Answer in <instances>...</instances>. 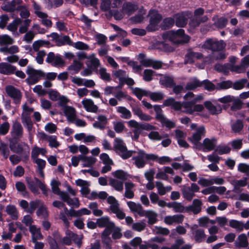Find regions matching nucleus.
Masks as SVG:
<instances>
[{
    "label": "nucleus",
    "instance_id": "obj_54",
    "mask_svg": "<svg viewBox=\"0 0 249 249\" xmlns=\"http://www.w3.org/2000/svg\"><path fill=\"white\" fill-rule=\"evenodd\" d=\"M60 182L55 179H53L51 181V186L53 192L58 195L61 197L62 193H65V192H61L59 190V186L60 185Z\"/></svg>",
    "mask_w": 249,
    "mask_h": 249
},
{
    "label": "nucleus",
    "instance_id": "obj_51",
    "mask_svg": "<svg viewBox=\"0 0 249 249\" xmlns=\"http://www.w3.org/2000/svg\"><path fill=\"white\" fill-rule=\"evenodd\" d=\"M96 73L99 74L100 78L107 81H109L111 80L110 74L107 72L106 68L104 67H100L99 69L96 70Z\"/></svg>",
    "mask_w": 249,
    "mask_h": 249
},
{
    "label": "nucleus",
    "instance_id": "obj_60",
    "mask_svg": "<svg viewBox=\"0 0 249 249\" xmlns=\"http://www.w3.org/2000/svg\"><path fill=\"white\" fill-rule=\"evenodd\" d=\"M148 137L149 139L152 141H160L162 138L168 137L167 134L160 135L159 132L156 131H151L148 134Z\"/></svg>",
    "mask_w": 249,
    "mask_h": 249
},
{
    "label": "nucleus",
    "instance_id": "obj_4",
    "mask_svg": "<svg viewBox=\"0 0 249 249\" xmlns=\"http://www.w3.org/2000/svg\"><path fill=\"white\" fill-rule=\"evenodd\" d=\"M82 235H78L67 229L65 231V236L63 238L60 236V244L70 246L73 241L80 248L82 243Z\"/></svg>",
    "mask_w": 249,
    "mask_h": 249
},
{
    "label": "nucleus",
    "instance_id": "obj_47",
    "mask_svg": "<svg viewBox=\"0 0 249 249\" xmlns=\"http://www.w3.org/2000/svg\"><path fill=\"white\" fill-rule=\"evenodd\" d=\"M67 44L69 46H73V42L68 36H64L61 37H59V38L56 41V45L58 46H61Z\"/></svg>",
    "mask_w": 249,
    "mask_h": 249
},
{
    "label": "nucleus",
    "instance_id": "obj_26",
    "mask_svg": "<svg viewBox=\"0 0 249 249\" xmlns=\"http://www.w3.org/2000/svg\"><path fill=\"white\" fill-rule=\"evenodd\" d=\"M122 0H102L101 7L104 11H107L111 6L117 7L120 5Z\"/></svg>",
    "mask_w": 249,
    "mask_h": 249
},
{
    "label": "nucleus",
    "instance_id": "obj_20",
    "mask_svg": "<svg viewBox=\"0 0 249 249\" xmlns=\"http://www.w3.org/2000/svg\"><path fill=\"white\" fill-rule=\"evenodd\" d=\"M60 198L63 201L66 202L68 205L73 208H77L80 206V203L77 198H70L68 194L66 192L61 194Z\"/></svg>",
    "mask_w": 249,
    "mask_h": 249
},
{
    "label": "nucleus",
    "instance_id": "obj_10",
    "mask_svg": "<svg viewBox=\"0 0 249 249\" xmlns=\"http://www.w3.org/2000/svg\"><path fill=\"white\" fill-rule=\"evenodd\" d=\"M26 73L28 77L26 79L29 85H34L40 79L41 77H44L45 74L40 70H36L31 66H28L26 70Z\"/></svg>",
    "mask_w": 249,
    "mask_h": 249
},
{
    "label": "nucleus",
    "instance_id": "obj_50",
    "mask_svg": "<svg viewBox=\"0 0 249 249\" xmlns=\"http://www.w3.org/2000/svg\"><path fill=\"white\" fill-rule=\"evenodd\" d=\"M167 207L172 208L175 213H182L185 210L184 206L181 203L177 202L168 203Z\"/></svg>",
    "mask_w": 249,
    "mask_h": 249
},
{
    "label": "nucleus",
    "instance_id": "obj_61",
    "mask_svg": "<svg viewBox=\"0 0 249 249\" xmlns=\"http://www.w3.org/2000/svg\"><path fill=\"white\" fill-rule=\"evenodd\" d=\"M13 38L7 35L0 36V45H11L14 43Z\"/></svg>",
    "mask_w": 249,
    "mask_h": 249
},
{
    "label": "nucleus",
    "instance_id": "obj_22",
    "mask_svg": "<svg viewBox=\"0 0 249 249\" xmlns=\"http://www.w3.org/2000/svg\"><path fill=\"white\" fill-rule=\"evenodd\" d=\"M183 220L184 216L181 214L168 215L164 218V222L168 225H172L174 223H181Z\"/></svg>",
    "mask_w": 249,
    "mask_h": 249
},
{
    "label": "nucleus",
    "instance_id": "obj_38",
    "mask_svg": "<svg viewBox=\"0 0 249 249\" xmlns=\"http://www.w3.org/2000/svg\"><path fill=\"white\" fill-rule=\"evenodd\" d=\"M29 231L32 234V241L40 240L43 238V235L40 232L39 228L37 227L36 225H33L29 227Z\"/></svg>",
    "mask_w": 249,
    "mask_h": 249
},
{
    "label": "nucleus",
    "instance_id": "obj_19",
    "mask_svg": "<svg viewBox=\"0 0 249 249\" xmlns=\"http://www.w3.org/2000/svg\"><path fill=\"white\" fill-rule=\"evenodd\" d=\"M197 225H194L191 227V229L192 231H194L193 233L194 235L195 241L197 242H201L206 239V235L203 229H197Z\"/></svg>",
    "mask_w": 249,
    "mask_h": 249
},
{
    "label": "nucleus",
    "instance_id": "obj_57",
    "mask_svg": "<svg viewBox=\"0 0 249 249\" xmlns=\"http://www.w3.org/2000/svg\"><path fill=\"white\" fill-rule=\"evenodd\" d=\"M54 239L52 238L49 240V243L51 249H55L58 247L57 242L60 244V235L58 233H54L53 234Z\"/></svg>",
    "mask_w": 249,
    "mask_h": 249
},
{
    "label": "nucleus",
    "instance_id": "obj_44",
    "mask_svg": "<svg viewBox=\"0 0 249 249\" xmlns=\"http://www.w3.org/2000/svg\"><path fill=\"white\" fill-rule=\"evenodd\" d=\"M117 112L120 113L121 118L124 119H129L132 117L131 111L126 107L122 106L116 107Z\"/></svg>",
    "mask_w": 249,
    "mask_h": 249
},
{
    "label": "nucleus",
    "instance_id": "obj_36",
    "mask_svg": "<svg viewBox=\"0 0 249 249\" xmlns=\"http://www.w3.org/2000/svg\"><path fill=\"white\" fill-rule=\"evenodd\" d=\"M122 8L124 13L130 16L138 9V6L137 5L130 2H125L123 4Z\"/></svg>",
    "mask_w": 249,
    "mask_h": 249
},
{
    "label": "nucleus",
    "instance_id": "obj_7",
    "mask_svg": "<svg viewBox=\"0 0 249 249\" xmlns=\"http://www.w3.org/2000/svg\"><path fill=\"white\" fill-rule=\"evenodd\" d=\"M107 202L109 204V210L112 213L115 214L118 218L120 219L124 218L125 214L123 209L120 208L118 201L114 196H108L107 198Z\"/></svg>",
    "mask_w": 249,
    "mask_h": 249
},
{
    "label": "nucleus",
    "instance_id": "obj_40",
    "mask_svg": "<svg viewBox=\"0 0 249 249\" xmlns=\"http://www.w3.org/2000/svg\"><path fill=\"white\" fill-rule=\"evenodd\" d=\"M234 244L235 246L238 248L247 247L249 245L247 235L244 233L240 234Z\"/></svg>",
    "mask_w": 249,
    "mask_h": 249
},
{
    "label": "nucleus",
    "instance_id": "obj_41",
    "mask_svg": "<svg viewBox=\"0 0 249 249\" xmlns=\"http://www.w3.org/2000/svg\"><path fill=\"white\" fill-rule=\"evenodd\" d=\"M5 211L13 220H17L18 218V212L15 206L13 205H7Z\"/></svg>",
    "mask_w": 249,
    "mask_h": 249
},
{
    "label": "nucleus",
    "instance_id": "obj_6",
    "mask_svg": "<svg viewBox=\"0 0 249 249\" xmlns=\"http://www.w3.org/2000/svg\"><path fill=\"white\" fill-rule=\"evenodd\" d=\"M113 147L116 151L124 159L129 158L132 155L133 151L127 150L125 143L120 138L114 140Z\"/></svg>",
    "mask_w": 249,
    "mask_h": 249
},
{
    "label": "nucleus",
    "instance_id": "obj_14",
    "mask_svg": "<svg viewBox=\"0 0 249 249\" xmlns=\"http://www.w3.org/2000/svg\"><path fill=\"white\" fill-rule=\"evenodd\" d=\"M216 144L215 138H205L202 142L200 143L196 148L201 150L203 152H209L213 150Z\"/></svg>",
    "mask_w": 249,
    "mask_h": 249
},
{
    "label": "nucleus",
    "instance_id": "obj_32",
    "mask_svg": "<svg viewBox=\"0 0 249 249\" xmlns=\"http://www.w3.org/2000/svg\"><path fill=\"white\" fill-rule=\"evenodd\" d=\"M64 112L68 121L70 123H74L76 116L75 109L70 106H67L64 108Z\"/></svg>",
    "mask_w": 249,
    "mask_h": 249
},
{
    "label": "nucleus",
    "instance_id": "obj_37",
    "mask_svg": "<svg viewBox=\"0 0 249 249\" xmlns=\"http://www.w3.org/2000/svg\"><path fill=\"white\" fill-rule=\"evenodd\" d=\"M201 82V81H200L196 77H192L186 84L185 89L187 90H194L197 88H200Z\"/></svg>",
    "mask_w": 249,
    "mask_h": 249
},
{
    "label": "nucleus",
    "instance_id": "obj_39",
    "mask_svg": "<svg viewBox=\"0 0 249 249\" xmlns=\"http://www.w3.org/2000/svg\"><path fill=\"white\" fill-rule=\"evenodd\" d=\"M154 47L155 49L166 52H172L174 50L173 47L164 42H156L154 44Z\"/></svg>",
    "mask_w": 249,
    "mask_h": 249
},
{
    "label": "nucleus",
    "instance_id": "obj_53",
    "mask_svg": "<svg viewBox=\"0 0 249 249\" xmlns=\"http://www.w3.org/2000/svg\"><path fill=\"white\" fill-rule=\"evenodd\" d=\"M82 67V63L76 60H74L72 65L68 67V70L72 72V74L78 72Z\"/></svg>",
    "mask_w": 249,
    "mask_h": 249
},
{
    "label": "nucleus",
    "instance_id": "obj_25",
    "mask_svg": "<svg viewBox=\"0 0 249 249\" xmlns=\"http://www.w3.org/2000/svg\"><path fill=\"white\" fill-rule=\"evenodd\" d=\"M82 104L88 112L96 113L98 110V107L94 104V102L90 99H85L82 101Z\"/></svg>",
    "mask_w": 249,
    "mask_h": 249
},
{
    "label": "nucleus",
    "instance_id": "obj_48",
    "mask_svg": "<svg viewBox=\"0 0 249 249\" xmlns=\"http://www.w3.org/2000/svg\"><path fill=\"white\" fill-rule=\"evenodd\" d=\"M156 186L157 188L158 194L160 196L164 195L166 192L170 191L172 189L170 186L164 187L163 184L160 181L156 182Z\"/></svg>",
    "mask_w": 249,
    "mask_h": 249
},
{
    "label": "nucleus",
    "instance_id": "obj_30",
    "mask_svg": "<svg viewBox=\"0 0 249 249\" xmlns=\"http://www.w3.org/2000/svg\"><path fill=\"white\" fill-rule=\"evenodd\" d=\"M204 104L206 108L213 115L218 114L221 112L222 107L219 104L214 105L210 101L205 102Z\"/></svg>",
    "mask_w": 249,
    "mask_h": 249
},
{
    "label": "nucleus",
    "instance_id": "obj_16",
    "mask_svg": "<svg viewBox=\"0 0 249 249\" xmlns=\"http://www.w3.org/2000/svg\"><path fill=\"white\" fill-rule=\"evenodd\" d=\"M21 4H22V0H12L9 2H3L1 6V8L4 11L13 12L19 9Z\"/></svg>",
    "mask_w": 249,
    "mask_h": 249
},
{
    "label": "nucleus",
    "instance_id": "obj_52",
    "mask_svg": "<svg viewBox=\"0 0 249 249\" xmlns=\"http://www.w3.org/2000/svg\"><path fill=\"white\" fill-rule=\"evenodd\" d=\"M202 201L198 199H195L193 200L192 205L191 207V211L195 214L199 213L201 211Z\"/></svg>",
    "mask_w": 249,
    "mask_h": 249
},
{
    "label": "nucleus",
    "instance_id": "obj_62",
    "mask_svg": "<svg viewBox=\"0 0 249 249\" xmlns=\"http://www.w3.org/2000/svg\"><path fill=\"white\" fill-rule=\"evenodd\" d=\"M145 228L146 223L144 221H141L134 223L131 225L132 229L138 232H141L144 231Z\"/></svg>",
    "mask_w": 249,
    "mask_h": 249
},
{
    "label": "nucleus",
    "instance_id": "obj_2",
    "mask_svg": "<svg viewBox=\"0 0 249 249\" xmlns=\"http://www.w3.org/2000/svg\"><path fill=\"white\" fill-rule=\"evenodd\" d=\"M163 37L165 39H169L174 43H183L188 42L190 37L185 35L183 29H179L176 31H169L163 34Z\"/></svg>",
    "mask_w": 249,
    "mask_h": 249
},
{
    "label": "nucleus",
    "instance_id": "obj_5",
    "mask_svg": "<svg viewBox=\"0 0 249 249\" xmlns=\"http://www.w3.org/2000/svg\"><path fill=\"white\" fill-rule=\"evenodd\" d=\"M26 180L28 188L34 194H39L38 188H39L42 190L44 194H47L48 190L46 185L36 178H27Z\"/></svg>",
    "mask_w": 249,
    "mask_h": 249
},
{
    "label": "nucleus",
    "instance_id": "obj_64",
    "mask_svg": "<svg viewBox=\"0 0 249 249\" xmlns=\"http://www.w3.org/2000/svg\"><path fill=\"white\" fill-rule=\"evenodd\" d=\"M208 18L206 16H204L201 18H195V17H194V18L191 20L189 25L193 27H196L198 26L201 22H206Z\"/></svg>",
    "mask_w": 249,
    "mask_h": 249
},
{
    "label": "nucleus",
    "instance_id": "obj_15",
    "mask_svg": "<svg viewBox=\"0 0 249 249\" xmlns=\"http://www.w3.org/2000/svg\"><path fill=\"white\" fill-rule=\"evenodd\" d=\"M192 16L191 12L186 11L178 13L174 16L176 25L179 27H184L187 23V20Z\"/></svg>",
    "mask_w": 249,
    "mask_h": 249
},
{
    "label": "nucleus",
    "instance_id": "obj_3",
    "mask_svg": "<svg viewBox=\"0 0 249 249\" xmlns=\"http://www.w3.org/2000/svg\"><path fill=\"white\" fill-rule=\"evenodd\" d=\"M191 128L195 131L192 136L189 138L190 142L194 144V146L196 148L200 143V141L202 137L206 134V129L204 126H197L196 124H192L190 126Z\"/></svg>",
    "mask_w": 249,
    "mask_h": 249
},
{
    "label": "nucleus",
    "instance_id": "obj_63",
    "mask_svg": "<svg viewBox=\"0 0 249 249\" xmlns=\"http://www.w3.org/2000/svg\"><path fill=\"white\" fill-rule=\"evenodd\" d=\"M247 82V79L243 78L232 83V87L235 90H240L244 88Z\"/></svg>",
    "mask_w": 249,
    "mask_h": 249
},
{
    "label": "nucleus",
    "instance_id": "obj_13",
    "mask_svg": "<svg viewBox=\"0 0 249 249\" xmlns=\"http://www.w3.org/2000/svg\"><path fill=\"white\" fill-rule=\"evenodd\" d=\"M5 91L7 95L13 99L15 104L20 103L22 94L18 89L13 86L8 85L5 87Z\"/></svg>",
    "mask_w": 249,
    "mask_h": 249
},
{
    "label": "nucleus",
    "instance_id": "obj_55",
    "mask_svg": "<svg viewBox=\"0 0 249 249\" xmlns=\"http://www.w3.org/2000/svg\"><path fill=\"white\" fill-rule=\"evenodd\" d=\"M138 59L142 65L145 67L151 66L152 59L147 58L145 55L143 53H140L138 56Z\"/></svg>",
    "mask_w": 249,
    "mask_h": 249
},
{
    "label": "nucleus",
    "instance_id": "obj_24",
    "mask_svg": "<svg viewBox=\"0 0 249 249\" xmlns=\"http://www.w3.org/2000/svg\"><path fill=\"white\" fill-rule=\"evenodd\" d=\"M111 231L105 229L101 234V240L106 249H111L112 240L109 235Z\"/></svg>",
    "mask_w": 249,
    "mask_h": 249
},
{
    "label": "nucleus",
    "instance_id": "obj_46",
    "mask_svg": "<svg viewBox=\"0 0 249 249\" xmlns=\"http://www.w3.org/2000/svg\"><path fill=\"white\" fill-rule=\"evenodd\" d=\"M181 191L183 197L189 201H191L195 196L194 193L189 187L183 186L181 188Z\"/></svg>",
    "mask_w": 249,
    "mask_h": 249
},
{
    "label": "nucleus",
    "instance_id": "obj_23",
    "mask_svg": "<svg viewBox=\"0 0 249 249\" xmlns=\"http://www.w3.org/2000/svg\"><path fill=\"white\" fill-rule=\"evenodd\" d=\"M16 67L6 62L0 63V73L5 75L14 73Z\"/></svg>",
    "mask_w": 249,
    "mask_h": 249
},
{
    "label": "nucleus",
    "instance_id": "obj_8",
    "mask_svg": "<svg viewBox=\"0 0 249 249\" xmlns=\"http://www.w3.org/2000/svg\"><path fill=\"white\" fill-rule=\"evenodd\" d=\"M155 154H147L144 151L139 150L138 151V155L133 158L135 165L139 168L144 166L146 161L149 160L154 159Z\"/></svg>",
    "mask_w": 249,
    "mask_h": 249
},
{
    "label": "nucleus",
    "instance_id": "obj_35",
    "mask_svg": "<svg viewBox=\"0 0 249 249\" xmlns=\"http://www.w3.org/2000/svg\"><path fill=\"white\" fill-rule=\"evenodd\" d=\"M127 205L131 212L136 213L140 216L141 215L144 210L142 206L139 203H135L133 201H128Z\"/></svg>",
    "mask_w": 249,
    "mask_h": 249
},
{
    "label": "nucleus",
    "instance_id": "obj_28",
    "mask_svg": "<svg viewBox=\"0 0 249 249\" xmlns=\"http://www.w3.org/2000/svg\"><path fill=\"white\" fill-rule=\"evenodd\" d=\"M202 57V55L199 53L189 51L185 55L184 63L185 64H191L194 63L196 60L201 59Z\"/></svg>",
    "mask_w": 249,
    "mask_h": 249
},
{
    "label": "nucleus",
    "instance_id": "obj_17",
    "mask_svg": "<svg viewBox=\"0 0 249 249\" xmlns=\"http://www.w3.org/2000/svg\"><path fill=\"white\" fill-rule=\"evenodd\" d=\"M53 205L58 209L63 208L64 209V212L60 213V218L63 221L64 225L68 228L69 226V222L66 214L68 213V210L65 204L60 201H54L53 203Z\"/></svg>",
    "mask_w": 249,
    "mask_h": 249
},
{
    "label": "nucleus",
    "instance_id": "obj_34",
    "mask_svg": "<svg viewBox=\"0 0 249 249\" xmlns=\"http://www.w3.org/2000/svg\"><path fill=\"white\" fill-rule=\"evenodd\" d=\"M132 111L133 113L138 116L141 120L149 122L152 119V117L143 113L142 109L138 107H133Z\"/></svg>",
    "mask_w": 249,
    "mask_h": 249
},
{
    "label": "nucleus",
    "instance_id": "obj_42",
    "mask_svg": "<svg viewBox=\"0 0 249 249\" xmlns=\"http://www.w3.org/2000/svg\"><path fill=\"white\" fill-rule=\"evenodd\" d=\"M19 52V47L17 45H12L9 47L5 46L0 48V52L5 54H15Z\"/></svg>",
    "mask_w": 249,
    "mask_h": 249
},
{
    "label": "nucleus",
    "instance_id": "obj_49",
    "mask_svg": "<svg viewBox=\"0 0 249 249\" xmlns=\"http://www.w3.org/2000/svg\"><path fill=\"white\" fill-rule=\"evenodd\" d=\"M229 226L231 228L235 229L236 231L241 232L243 231L244 223L242 221L232 219L229 221Z\"/></svg>",
    "mask_w": 249,
    "mask_h": 249
},
{
    "label": "nucleus",
    "instance_id": "obj_18",
    "mask_svg": "<svg viewBox=\"0 0 249 249\" xmlns=\"http://www.w3.org/2000/svg\"><path fill=\"white\" fill-rule=\"evenodd\" d=\"M11 134L15 139L19 138L22 136L23 129L21 124L18 121H15L12 126Z\"/></svg>",
    "mask_w": 249,
    "mask_h": 249
},
{
    "label": "nucleus",
    "instance_id": "obj_56",
    "mask_svg": "<svg viewBox=\"0 0 249 249\" xmlns=\"http://www.w3.org/2000/svg\"><path fill=\"white\" fill-rule=\"evenodd\" d=\"M109 184L115 190L118 192L123 191L124 189V183L123 181L115 179H111Z\"/></svg>",
    "mask_w": 249,
    "mask_h": 249
},
{
    "label": "nucleus",
    "instance_id": "obj_59",
    "mask_svg": "<svg viewBox=\"0 0 249 249\" xmlns=\"http://www.w3.org/2000/svg\"><path fill=\"white\" fill-rule=\"evenodd\" d=\"M132 92L139 100H141L143 96H148L147 91L139 88H133Z\"/></svg>",
    "mask_w": 249,
    "mask_h": 249
},
{
    "label": "nucleus",
    "instance_id": "obj_27",
    "mask_svg": "<svg viewBox=\"0 0 249 249\" xmlns=\"http://www.w3.org/2000/svg\"><path fill=\"white\" fill-rule=\"evenodd\" d=\"M96 159L92 156H81V165L83 167L91 168L96 162Z\"/></svg>",
    "mask_w": 249,
    "mask_h": 249
},
{
    "label": "nucleus",
    "instance_id": "obj_12",
    "mask_svg": "<svg viewBox=\"0 0 249 249\" xmlns=\"http://www.w3.org/2000/svg\"><path fill=\"white\" fill-rule=\"evenodd\" d=\"M225 47V44L222 40L218 41L215 39H209L205 41L202 47L213 51H220Z\"/></svg>",
    "mask_w": 249,
    "mask_h": 249
},
{
    "label": "nucleus",
    "instance_id": "obj_31",
    "mask_svg": "<svg viewBox=\"0 0 249 249\" xmlns=\"http://www.w3.org/2000/svg\"><path fill=\"white\" fill-rule=\"evenodd\" d=\"M125 192L124 196L128 199H132L134 196L133 188L135 187V184L131 181L126 182L124 184Z\"/></svg>",
    "mask_w": 249,
    "mask_h": 249
},
{
    "label": "nucleus",
    "instance_id": "obj_58",
    "mask_svg": "<svg viewBox=\"0 0 249 249\" xmlns=\"http://www.w3.org/2000/svg\"><path fill=\"white\" fill-rule=\"evenodd\" d=\"M231 184L234 186V190L238 191L240 187H244L247 184V178L240 180H233Z\"/></svg>",
    "mask_w": 249,
    "mask_h": 249
},
{
    "label": "nucleus",
    "instance_id": "obj_11",
    "mask_svg": "<svg viewBox=\"0 0 249 249\" xmlns=\"http://www.w3.org/2000/svg\"><path fill=\"white\" fill-rule=\"evenodd\" d=\"M154 109L156 112V119L160 122L163 126H165L169 128H174L175 127V123L167 119L163 114L160 107L159 105H155Z\"/></svg>",
    "mask_w": 249,
    "mask_h": 249
},
{
    "label": "nucleus",
    "instance_id": "obj_1",
    "mask_svg": "<svg viewBox=\"0 0 249 249\" xmlns=\"http://www.w3.org/2000/svg\"><path fill=\"white\" fill-rule=\"evenodd\" d=\"M163 106H171L176 110H181L182 112L189 114H192L195 112H201L204 109L202 105H196L191 100L190 101L186 100L181 103L179 102L176 101L173 98H170L165 100Z\"/></svg>",
    "mask_w": 249,
    "mask_h": 249
},
{
    "label": "nucleus",
    "instance_id": "obj_21",
    "mask_svg": "<svg viewBox=\"0 0 249 249\" xmlns=\"http://www.w3.org/2000/svg\"><path fill=\"white\" fill-rule=\"evenodd\" d=\"M114 222L110 220L108 216H103L97 219V226L100 228L106 227L105 229L111 231L114 227Z\"/></svg>",
    "mask_w": 249,
    "mask_h": 249
},
{
    "label": "nucleus",
    "instance_id": "obj_33",
    "mask_svg": "<svg viewBox=\"0 0 249 249\" xmlns=\"http://www.w3.org/2000/svg\"><path fill=\"white\" fill-rule=\"evenodd\" d=\"M107 124V118L103 115H99L97 118V121L93 124V127L95 128L103 129Z\"/></svg>",
    "mask_w": 249,
    "mask_h": 249
},
{
    "label": "nucleus",
    "instance_id": "obj_45",
    "mask_svg": "<svg viewBox=\"0 0 249 249\" xmlns=\"http://www.w3.org/2000/svg\"><path fill=\"white\" fill-rule=\"evenodd\" d=\"M146 14V10L142 8L140 9L139 13L131 17L130 18L131 22L133 23H139L142 22L144 19V16Z\"/></svg>",
    "mask_w": 249,
    "mask_h": 249
},
{
    "label": "nucleus",
    "instance_id": "obj_29",
    "mask_svg": "<svg viewBox=\"0 0 249 249\" xmlns=\"http://www.w3.org/2000/svg\"><path fill=\"white\" fill-rule=\"evenodd\" d=\"M157 213L152 210H143V213L141 215V216H146L148 219V224L150 225H153L156 223L157 221Z\"/></svg>",
    "mask_w": 249,
    "mask_h": 249
},
{
    "label": "nucleus",
    "instance_id": "obj_43",
    "mask_svg": "<svg viewBox=\"0 0 249 249\" xmlns=\"http://www.w3.org/2000/svg\"><path fill=\"white\" fill-rule=\"evenodd\" d=\"M185 100H191L195 104L197 102L202 101L203 99V95L202 94H198L195 97V94L192 92H189L183 97Z\"/></svg>",
    "mask_w": 249,
    "mask_h": 249
},
{
    "label": "nucleus",
    "instance_id": "obj_9",
    "mask_svg": "<svg viewBox=\"0 0 249 249\" xmlns=\"http://www.w3.org/2000/svg\"><path fill=\"white\" fill-rule=\"evenodd\" d=\"M148 16L150 17L149 24L147 25L146 29L150 32L158 30L159 24L162 18L161 16L155 10H150Z\"/></svg>",
    "mask_w": 249,
    "mask_h": 249
}]
</instances>
